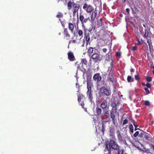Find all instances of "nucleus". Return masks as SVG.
<instances>
[{
    "label": "nucleus",
    "instance_id": "1a4fd4ad",
    "mask_svg": "<svg viewBox=\"0 0 154 154\" xmlns=\"http://www.w3.org/2000/svg\"><path fill=\"white\" fill-rule=\"evenodd\" d=\"M68 59L70 61H73L76 60L73 53L71 51H69L67 53Z\"/></svg>",
    "mask_w": 154,
    "mask_h": 154
},
{
    "label": "nucleus",
    "instance_id": "a211bd4d",
    "mask_svg": "<svg viewBox=\"0 0 154 154\" xmlns=\"http://www.w3.org/2000/svg\"><path fill=\"white\" fill-rule=\"evenodd\" d=\"M75 26V24H74L73 23H68V29L72 33H73L74 32V26Z\"/></svg>",
    "mask_w": 154,
    "mask_h": 154
},
{
    "label": "nucleus",
    "instance_id": "f8f14e48",
    "mask_svg": "<svg viewBox=\"0 0 154 154\" xmlns=\"http://www.w3.org/2000/svg\"><path fill=\"white\" fill-rule=\"evenodd\" d=\"M63 34L64 35V38L67 40H69L70 39L71 36L69 33L67 29L66 28H64L63 30Z\"/></svg>",
    "mask_w": 154,
    "mask_h": 154
},
{
    "label": "nucleus",
    "instance_id": "72a5a7b5",
    "mask_svg": "<svg viewBox=\"0 0 154 154\" xmlns=\"http://www.w3.org/2000/svg\"><path fill=\"white\" fill-rule=\"evenodd\" d=\"M109 136L110 137H111L112 138L115 139V133L114 132H110L109 134Z\"/></svg>",
    "mask_w": 154,
    "mask_h": 154
},
{
    "label": "nucleus",
    "instance_id": "412c9836",
    "mask_svg": "<svg viewBox=\"0 0 154 154\" xmlns=\"http://www.w3.org/2000/svg\"><path fill=\"white\" fill-rule=\"evenodd\" d=\"M94 48H93L90 47H89L87 51V54L89 56H90L92 55V53L94 51Z\"/></svg>",
    "mask_w": 154,
    "mask_h": 154
},
{
    "label": "nucleus",
    "instance_id": "2f4dec72",
    "mask_svg": "<svg viewBox=\"0 0 154 154\" xmlns=\"http://www.w3.org/2000/svg\"><path fill=\"white\" fill-rule=\"evenodd\" d=\"M129 129L130 132L132 133H133L134 132V128L132 124H131L129 125Z\"/></svg>",
    "mask_w": 154,
    "mask_h": 154
},
{
    "label": "nucleus",
    "instance_id": "052dcab7",
    "mask_svg": "<svg viewBox=\"0 0 154 154\" xmlns=\"http://www.w3.org/2000/svg\"><path fill=\"white\" fill-rule=\"evenodd\" d=\"M147 43H149V45L150 46V44H149V41L148 40L147 41Z\"/></svg>",
    "mask_w": 154,
    "mask_h": 154
},
{
    "label": "nucleus",
    "instance_id": "f03ea898",
    "mask_svg": "<svg viewBox=\"0 0 154 154\" xmlns=\"http://www.w3.org/2000/svg\"><path fill=\"white\" fill-rule=\"evenodd\" d=\"M67 5L69 10L72 8V14L74 15H75L76 12H78L80 7V5L79 4L76 3L74 2H72L70 1L68 2Z\"/></svg>",
    "mask_w": 154,
    "mask_h": 154
},
{
    "label": "nucleus",
    "instance_id": "9d476101",
    "mask_svg": "<svg viewBox=\"0 0 154 154\" xmlns=\"http://www.w3.org/2000/svg\"><path fill=\"white\" fill-rule=\"evenodd\" d=\"M84 39L86 41V45L88 44L90 41V34L89 33H87L86 32V30L85 28H84Z\"/></svg>",
    "mask_w": 154,
    "mask_h": 154
},
{
    "label": "nucleus",
    "instance_id": "4be33fe9",
    "mask_svg": "<svg viewBox=\"0 0 154 154\" xmlns=\"http://www.w3.org/2000/svg\"><path fill=\"white\" fill-rule=\"evenodd\" d=\"M144 138L146 140H150L151 139L152 137L150 134L146 133L144 134Z\"/></svg>",
    "mask_w": 154,
    "mask_h": 154
},
{
    "label": "nucleus",
    "instance_id": "338daca9",
    "mask_svg": "<svg viewBox=\"0 0 154 154\" xmlns=\"http://www.w3.org/2000/svg\"><path fill=\"white\" fill-rule=\"evenodd\" d=\"M100 21H102V18H101V19H100Z\"/></svg>",
    "mask_w": 154,
    "mask_h": 154
},
{
    "label": "nucleus",
    "instance_id": "aec40b11",
    "mask_svg": "<svg viewBox=\"0 0 154 154\" xmlns=\"http://www.w3.org/2000/svg\"><path fill=\"white\" fill-rule=\"evenodd\" d=\"M107 105V101L106 100H104L100 104V107L102 109H104L106 107Z\"/></svg>",
    "mask_w": 154,
    "mask_h": 154
},
{
    "label": "nucleus",
    "instance_id": "0eeeda50",
    "mask_svg": "<svg viewBox=\"0 0 154 154\" xmlns=\"http://www.w3.org/2000/svg\"><path fill=\"white\" fill-rule=\"evenodd\" d=\"M83 8L89 13L92 12L94 9L93 7L91 5H88L86 3L84 4Z\"/></svg>",
    "mask_w": 154,
    "mask_h": 154
},
{
    "label": "nucleus",
    "instance_id": "c9c22d12",
    "mask_svg": "<svg viewBox=\"0 0 154 154\" xmlns=\"http://www.w3.org/2000/svg\"><path fill=\"white\" fill-rule=\"evenodd\" d=\"M146 80L148 82H150L152 80V78L150 76H147L146 78Z\"/></svg>",
    "mask_w": 154,
    "mask_h": 154
},
{
    "label": "nucleus",
    "instance_id": "5701e85b",
    "mask_svg": "<svg viewBox=\"0 0 154 154\" xmlns=\"http://www.w3.org/2000/svg\"><path fill=\"white\" fill-rule=\"evenodd\" d=\"M91 73H92V70L91 69H88L87 71L86 72L85 74L88 77H91Z\"/></svg>",
    "mask_w": 154,
    "mask_h": 154
},
{
    "label": "nucleus",
    "instance_id": "79ce46f5",
    "mask_svg": "<svg viewBox=\"0 0 154 154\" xmlns=\"http://www.w3.org/2000/svg\"><path fill=\"white\" fill-rule=\"evenodd\" d=\"M137 46H133L132 47V50L133 51H136L137 50Z\"/></svg>",
    "mask_w": 154,
    "mask_h": 154
},
{
    "label": "nucleus",
    "instance_id": "423d86ee",
    "mask_svg": "<svg viewBox=\"0 0 154 154\" xmlns=\"http://www.w3.org/2000/svg\"><path fill=\"white\" fill-rule=\"evenodd\" d=\"M91 58L94 60V61L97 63L101 60L100 55L99 53H94L91 56Z\"/></svg>",
    "mask_w": 154,
    "mask_h": 154
},
{
    "label": "nucleus",
    "instance_id": "a19ab883",
    "mask_svg": "<svg viewBox=\"0 0 154 154\" xmlns=\"http://www.w3.org/2000/svg\"><path fill=\"white\" fill-rule=\"evenodd\" d=\"M139 134V131H137L133 135L134 136V137H136Z\"/></svg>",
    "mask_w": 154,
    "mask_h": 154
},
{
    "label": "nucleus",
    "instance_id": "69168bd1",
    "mask_svg": "<svg viewBox=\"0 0 154 154\" xmlns=\"http://www.w3.org/2000/svg\"><path fill=\"white\" fill-rule=\"evenodd\" d=\"M143 26H144V27H146V26H145L144 25H143Z\"/></svg>",
    "mask_w": 154,
    "mask_h": 154
},
{
    "label": "nucleus",
    "instance_id": "4d7b16f0",
    "mask_svg": "<svg viewBox=\"0 0 154 154\" xmlns=\"http://www.w3.org/2000/svg\"><path fill=\"white\" fill-rule=\"evenodd\" d=\"M144 135L142 133H140L139 135V136L140 137H142L143 136V135Z\"/></svg>",
    "mask_w": 154,
    "mask_h": 154
},
{
    "label": "nucleus",
    "instance_id": "f257e3e1",
    "mask_svg": "<svg viewBox=\"0 0 154 154\" xmlns=\"http://www.w3.org/2000/svg\"><path fill=\"white\" fill-rule=\"evenodd\" d=\"M105 145L106 149L105 150L104 149V151H106L107 150L108 152L109 153H110L111 149L118 150L120 148V146L118 144L112 140H110L109 142H106Z\"/></svg>",
    "mask_w": 154,
    "mask_h": 154
},
{
    "label": "nucleus",
    "instance_id": "f704fd0d",
    "mask_svg": "<svg viewBox=\"0 0 154 154\" xmlns=\"http://www.w3.org/2000/svg\"><path fill=\"white\" fill-rule=\"evenodd\" d=\"M130 120L131 121V122L133 123L134 126H135L137 125L136 123L135 120L133 119H130Z\"/></svg>",
    "mask_w": 154,
    "mask_h": 154
},
{
    "label": "nucleus",
    "instance_id": "ddd939ff",
    "mask_svg": "<svg viewBox=\"0 0 154 154\" xmlns=\"http://www.w3.org/2000/svg\"><path fill=\"white\" fill-rule=\"evenodd\" d=\"M97 15V11L95 10L93 12L91 15V22L92 23H93V21H94L95 18L96 17Z\"/></svg>",
    "mask_w": 154,
    "mask_h": 154
},
{
    "label": "nucleus",
    "instance_id": "09e8293b",
    "mask_svg": "<svg viewBox=\"0 0 154 154\" xmlns=\"http://www.w3.org/2000/svg\"><path fill=\"white\" fill-rule=\"evenodd\" d=\"M149 146L150 148L151 149H152L154 151V145L153 144H151Z\"/></svg>",
    "mask_w": 154,
    "mask_h": 154
},
{
    "label": "nucleus",
    "instance_id": "f3484780",
    "mask_svg": "<svg viewBox=\"0 0 154 154\" xmlns=\"http://www.w3.org/2000/svg\"><path fill=\"white\" fill-rule=\"evenodd\" d=\"M150 32L149 29H148V28H147L146 29H145V32H141V34L143 35L144 38H145L148 36L149 32Z\"/></svg>",
    "mask_w": 154,
    "mask_h": 154
},
{
    "label": "nucleus",
    "instance_id": "4c0bfd02",
    "mask_svg": "<svg viewBox=\"0 0 154 154\" xmlns=\"http://www.w3.org/2000/svg\"><path fill=\"white\" fill-rule=\"evenodd\" d=\"M116 56L117 57H120L121 56V53L119 52H116Z\"/></svg>",
    "mask_w": 154,
    "mask_h": 154
},
{
    "label": "nucleus",
    "instance_id": "20e7f679",
    "mask_svg": "<svg viewBox=\"0 0 154 154\" xmlns=\"http://www.w3.org/2000/svg\"><path fill=\"white\" fill-rule=\"evenodd\" d=\"M71 43L75 44L76 45L80 44L81 45V46L84 47L85 45V40L84 39L83 41H82L81 38L77 35L73 37L72 39L69 41V44Z\"/></svg>",
    "mask_w": 154,
    "mask_h": 154
},
{
    "label": "nucleus",
    "instance_id": "de8ad7c7",
    "mask_svg": "<svg viewBox=\"0 0 154 154\" xmlns=\"http://www.w3.org/2000/svg\"><path fill=\"white\" fill-rule=\"evenodd\" d=\"M102 132L103 133L104 131V130H105V127H104V126L103 125V124H102Z\"/></svg>",
    "mask_w": 154,
    "mask_h": 154
},
{
    "label": "nucleus",
    "instance_id": "e2e57ef3",
    "mask_svg": "<svg viewBox=\"0 0 154 154\" xmlns=\"http://www.w3.org/2000/svg\"><path fill=\"white\" fill-rule=\"evenodd\" d=\"M123 0V2L124 3L126 1V0Z\"/></svg>",
    "mask_w": 154,
    "mask_h": 154
},
{
    "label": "nucleus",
    "instance_id": "3c124183",
    "mask_svg": "<svg viewBox=\"0 0 154 154\" xmlns=\"http://www.w3.org/2000/svg\"><path fill=\"white\" fill-rule=\"evenodd\" d=\"M111 110L117 111L116 107H112V109Z\"/></svg>",
    "mask_w": 154,
    "mask_h": 154
},
{
    "label": "nucleus",
    "instance_id": "b1692460",
    "mask_svg": "<svg viewBox=\"0 0 154 154\" xmlns=\"http://www.w3.org/2000/svg\"><path fill=\"white\" fill-rule=\"evenodd\" d=\"M77 92L78 93H77V97H78V101L79 102V103L80 101H81V96H82V94H81L79 93V91H77Z\"/></svg>",
    "mask_w": 154,
    "mask_h": 154
},
{
    "label": "nucleus",
    "instance_id": "a878e982",
    "mask_svg": "<svg viewBox=\"0 0 154 154\" xmlns=\"http://www.w3.org/2000/svg\"><path fill=\"white\" fill-rule=\"evenodd\" d=\"M109 77L108 78V80L109 81H111L113 82V75H112V74L110 72L109 74Z\"/></svg>",
    "mask_w": 154,
    "mask_h": 154
},
{
    "label": "nucleus",
    "instance_id": "39448f33",
    "mask_svg": "<svg viewBox=\"0 0 154 154\" xmlns=\"http://www.w3.org/2000/svg\"><path fill=\"white\" fill-rule=\"evenodd\" d=\"M92 85V83L90 82L87 81V88L88 89L87 92V95L88 97V98L92 103V102L94 103L93 101V96L92 94L93 91L91 89V86Z\"/></svg>",
    "mask_w": 154,
    "mask_h": 154
},
{
    "label": "nucleus",
    "instance_id": "2eb2a0df",
    "mask_svg": "<svg viewBox=\"0 0 154 154\" xmlns=\"http://www.w3.org/2000/svg\"><path fill=\"white\" fill-rule=\"evenodd\" d=\"M101 112L102 110L99 107L97 106L96 108L95 111L96 115L98 116H101L102 117L103 116L102 115Z\"/></svg>",
    "mask_w": 154,
    "mask_h": 154
},
{
    "label": "nucleus",
    "instance_id": "e433bc0d",
    "mask_svg": "<svg viewBox=\"0 0 154 154\" xmlns=\"http://www.w3.org/2000/svg\"><path fill=\"white\" fill-rule=\"evenodd\" d=\"M128 120H127V119H125L123 121V125L124 126L125 125L128 124Z\"/></svg>",
    "mask_w": 154,
    "mask_h": 154
},
{
    "label": "nucleus",
    "instance_id": "603ef678",
    "mask_svg": "<svg viewBox=\"0 0 154 154\" xmlns=\"http://www.w3.org/2000/svg\"><path fill=\"white\" fill-rule=\"evenodd\" d=\"M126 11L128 12V14H130V9L128 8H127L126 9Z\"/></svg>",
    "mask_w": 154,
    "mask_h": 154
},
{
    "label": "nucleus",
    "instance_id": "8fccbe9b",
    "mask_svg": "<svg viewBox=\"0 0 154 154\" xmlns=\"http://www.w3.org/2000/svg\"><path fill=\"white\" fill-rule=\"evenodd\" d=\"M111 106L112 107H116V104L115 103H112L111 104Z\"/></svg>",
    "mask_w": 154,
    "mask_h": 154
},
{
    "label": "nucleus",
    "instance_id": "58836bf2",
    "mask_svg": "<svg viewBox=\"0 0 154 154\" xmlns=\"http://www.w3.org/2000/svg\"><path fill=\"white\" fill-rule=\"evenodd\" d=\"M144 104L146 106H149L150 105V102L148 100H146L145 101Z\"/></svg>",
    "mask_w": 154,
    "mask_h": 154
},
{
    "label": "nucleus",
    "instance_id": "9b49d317",
    "mask_svg": "<svg viewBox=\"0 0 154 154\" xmlns=\"http://www.w3.org/2000/svg\"><path fill=\"white\" fill-rule=\"evenodd\" d=\"M106 60L107 61H109L111 60V62H110V66L109 67V70L110 68L111 69V70L112 69V64H113V61L112 60V57L111 56L109 55V54H107L106 55Z\"/></svg>",
    "mask_w": 154,
    "mask_h": 154
},
{
    "label": "nucleus",
    "instance_id": "6e6552de",
    "mask_svg": "<svg viewBox=\"0 0 154 154\" xmlns=\"http://www.w3.org/2000/svg\"><path fill=\"white\" fill-rule=\"evenodd\" d=\"M79 20L82 24V26H84L85 28V26L84 25V23H86L88 20H89L90 18L89 17H85L84 15L81 14L79 15Z\"/></svg>",
    "mask_w": 154,
    "mask_h": 154
},
{
    "label": "nucleus",
    "instance_id": "dca6fc26",
    "mask_svg": "<svg viewBox=\"0 0 154 154\" xmlns=\"http://www.w3.org/2000/svg\"><path fill=\"white\" fill-rule=\"evenodd\" d=\"M93 79L95 81L99 82L101 80V77L100 76V73H97L94 75Z\"/></svg>",
    "mask_w": 154,
    "mask_h": 154
},
{
    "label": "nucleus",
    "instance_id": "393cba45",
    "mask_svg": "<svg viewBox=\"0 0 154 154\" xmlns=\"http://www.w3.org/2000/svg\"><path fill=\"white\" fill-rule=\"evenodd\" d=\"M119 133L117 134V137L118 140L120 141H122V137L121 134V133L120 131H118Z\"/></svg>",
    "mask_w": 154,
    "mask_h": 154
},
{
    "label": "nucleus",
    "instance_id": "bf43d9fd",
    "mask_svg": "<svg viewBox=\"0 0 154 154\" xmlns=\"http://www.w3.org/2000/svg\"><path fill=\"white\" fill-rule=\"evenodd\" d=\"M131 72H134V69H131Z\"/></svg>",
    "mask_w": 154,
    "mask_h": 154
},
{
    "label": "nucleus",
    "instance_id": "7ed1b4c3",
    "mask_svg": "<svg viewBox=\"0 0 154 154\" xmlns=\"http://www.w3.org/2000/svg\"><path fill=\"white\" fill-rule=\"evenodd\" d=\"M111 94V91L107 89L104 86L101 88L98 91V95L97 98L99 99L102 96H106L108 97L110 96Z\"/></svg>",
    "mask_w": 154,
    "mask_h": 154
},
{
    "label": "nucleus",
    "instance_id": "4468645a",
    "mask_svg": "<svg viewBox=\"0 0 154 154\" xmlns=\"http://www.w3.org/2000/svg\"><path fill=\"white\" fill-rule=\"evenodd\" d=\"M117 111L111 110L110 111V117L112 119V122L115 123V116L116 114Z\"/></svg>",
    "mask_w": 154,
    "mask_h": 154
},
{
    "label": "nucleus",
    "instance_id": "680f3d73",
    "mask_svg": "<svg viewBox=\"0 0 154 154\" xmlns=\"http://www.w3.org/2000/svg\"><path fill=\"white\" fill-rule=\"evenodd\" d=\"M152 72L153 74L154 75V69H153L152 71Z\"/></svg>",
    "mask_w": 154,
    "mask_h": 154
},
{
    "label": "nucleus",
    "instance_id": "7c9ffc66",
    "mask_svg": "<svg viewBox=\"0 0 154 154\" xmlns=\"http://www.w3.org/2000/svg\"><path fill=\"white\" fill-rule=\"evenodd\" d=\"M59 20L60 21L61 23L62 26L63 28L64 29V28H65V21L64 20V21H61V20L60 19H59Z\"/></svg>",
    "mask_w": 154,
    "mask_h": 154
},
{
    "label": "nucleus",
    "instance_id": "c756f323",
    "mask_svg": "<svg viewBox=\"0 0 154 154\" xmlns=\"http://www.w3.org/2000/svg\"><path fill=\"white\" fill-rule=\"evenodd\" d=\"M81 63L82 64V66H83V64L86 65L87 63V61L85 59H83L82 60Z\"/></svg>",
    "mask_w": 154,
    "mask_h": 154
},
{
    "label": "nucleus",
    "instance_id": "cd10ccee",
    "mask_svg": "<svg viewBox=\"0 0 154 154\" xmlns=\"http://www.w3.org/2000/svg\"><path fill=\"white\" fill-rule=\"evenodd\" d=\"M95 29V26L94 25H91V27L89 28L88 29V31L89 32H91L93 30V31H94Z\"/></svg>",
    "mask_w": 154,
    "mask_h": 154
},
{
    "label": "nucleus",
    "instance_id": "864d4df0",
    "mask_svg": "<svg viewBox=\"0 0 154 154\" xmlns=\"http://www.w3.org/2000/svg\"><path fill=\"white\" fill-rule=\"evenodd\" d=\"M80 105L82 106V108H84V106L85 105L84 103L83 102L81 103Z\"/></svg>",
    "mask_w": 154,
    "mask_h": 154
},
{
    "label": "nucleus",
    "instance_id": "6ab92c4d",
    "mask_svg": "<svg viewBox=\"0 0 154 154\" xmlns=\"http://www.w3.org/2000/svg\"><path fill=\"white\" fill-rule=\"evenodd\" d=\"M75 66L77 68V71L81 69V68H83L82 64L79 61H76L75 63Z\"/></svg>",
    "mask_w": 154,
    "mask_h": 154
},
{
    "label": "nucleus",
    "instance_id": "37998d69",
    "mask_svg": "<svg viewBox=\"0 0 154 154\" xmlns=\"http://www.w3.org/2000/svg\"><path fill=\"white\" fill-rule=\"evenodd\" d=\"M134 77L135 79L137 80H138L140 78L139 76L138 75H135Z\"/></svg>",
    "mask_w": 154,
    "mask_h": 154
},
{
    "label": "nucleus",
    "instance_id": "0e129e2a",
    "mask_svg": "<svg viewBox=\"0 0 154 154\" xmlns=\"http://www.w3.org/2000/svg\"><path fill=\"white\" fill-rule=\"evenodd\" d=\"M120 17H122V14H120Z\"/></svg>",
    "mask_w": 154,
    "mask_h": 154
},
{
    "label": "nucleus",
    "instance_id": "6e6d98bb",
    "mask_svg": "<svg viewBox=\"0 0 154 154\" xmlns=\"http://www.w3.org/2000/svg\"><path fill=\"white\" fill-rule=\"evenodd\" d=\"M107 50V49L106 48H104L103 49V51L105 53L106 52Z\"/></svg>",
    "mask_w": 154,
    "mask_h": 154
},
{
    "label": "nucleus",
    "instance_id": "ea45409f",
    "mask_svg": "<svg viewBox=\"0 0 154 154\" xmlns=\"http://www.w3.org/2000/svg\"><path fill=\"white\" fill-rule=\"evenodd\" d=\"M118 151V154H122L123 152V149L120 150L119 149Z\"/></svg>",
    "mask_w": 154,
    "mask_h": 154
},
{
    "label": "nucleus",
    "instance_id": "13d9d810",
    "mask_svg": "<svg viewBox=\"0 0 154 154\" xmlns=\"http://www.w3.org/2000/svg\"><path fill=\"white\" fill-rule=\"evenodd\" d=\"M109 114V112H108V111H106L105 112H104V114Z\"/></svg>",
    "mask_w": 154,
    "mask_h": 154
},
{
    "label": "nucleus",
    "instance_id": "774afa93",
    "mask_svg": "<svg viewBox=\"0 0 154 154\" xmlns=\"http://www.w3.org/2000/svg\"><path fill=\"white\" fill-rule=\"evenodd\" d=\"M59 35H61V33H60H60H59Z\"/></svg>",
    "mask_w": 154,
    "mask_h": 154
},
{
    "label": "nucleus",
    "instance_id": "c85d7f7f",
    "mask_svg": "<svg viewBox=\"0 0 154 154\" xmlns=\"http://www.w3.org/2000/svg\"><path fill=\"white\" fill-rule=\"evenodd\" d=\"M127 81L128 82H132L133 81V79L132 78L131 76L128 75L127 77Z\"/></svg>",
    "mask_w": 154,
    "mask_h": 154
},
{
    "label": "nucleus",
    "instance_id": "5fc2aeb1",
    "mask_svg": "<svg viewBox=\"0 0 154 154\" xmlns=\"http://www.w3.org/2000/svg\"><path fill=\"white\" fill-rule=\"evenodd\" d=\"M138 126V125H136L135 126H134L135 127V129H134V130L135 131H136L137 130V129H140L139 128H137V127Z\"/></svg>",
    "mask_w": 154,
    "mask_h": 154
},
{
    "label": "nucleus",
    "instance_id": "bb28decb",
    "mask_svg": "<svg viewBox=\"0 0 154 154\" xmlns=\"http://www.w3.org/2000/svg\"><path fill=\"white\" fill-rule=\"evenodd\" d=\"M77 32L79 36H82L83 32L82 30L78 29Z\"/></svg>",
    "mask_w": 154,
    "mask_h": 154
},
{
    "label": "nucleus",
    "instance_id": "c03bdc74",
    "mask_svg": "<svg viewBox=\"0 0 154 154\" xmlns=\"http://www.w3.org/2000/svg\"><path fill=\"white\" fill-rule=\"evenodd\" d=\"M144 89L145 91L147 94H149V89L147 88H145Z\"/></svg>",
    "mask_w": 154,
    "mask_h": 154
},
{
    "label": "nucleus",
    "instance_id": "473e14b6",
    "mask_svg": "<svg viewBox=\"0 0 154 154\" xmlns=\"http://www.w3.org/2000/svg\"><path fill=\"white\" fill-rule=\"evenodd\" d=\"M63 16L62 14L60 12H58L57 15L56 16V17L58 18H61Z\"/></svg>",
    "mask_w": 154,
    "mask_h": 154
},
{
    "label": "nucleus",
    "instance_id": "49530a36",
    "mask_svg": "<svg viewBox=\"0 0 154 154\" xmlns=\"http://www.w3.org/2000/svg\"><path fill=\"white\" fill-rule=\"evenodd\" d=\"M146 87L149 88H150L151 87V85L149 83H147L146 85Z\"/></svg>",
    "mask_w": 154,
    "mask_h": 154
},
{
    "label": "nucleus",
    "instance_id": "a18cd8bd",
    "mask_svg": "<svg viewBox=\"0 0 154 154\" xmlns=\"http://www.w3.org/2000/svg\"><path fill=\"white\" fill-rule=\"evenodd\" d=\"M138 42L136 44V45H141L142 44V43H141L139 39H137Z\"/></svg>",
    "mask_w": 154,
    "mask_h": 154
}]
</instances>
